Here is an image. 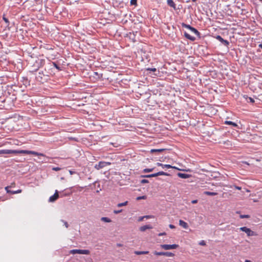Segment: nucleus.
<instances>
[{
    "mask_svg": "<svg viewBox=\"0 0 262 262\" xmlns=\"http://www.w3.org/2000/svg\"><path fill=\"white\" fill-rule=\"evenodd\" d=\"M24 154L28 155H33L35 156H45L42 153H39L35 151L28 150H11V149H2L0 150V154Z\"/></svg>",
    "mask_w": 262,
    "mask_h": 262,
    "instance_id": "1",
    "label": "nucleus"
},
{
    "mask_svg": "<svg viewBox=\"0 0 262 262\" xmlns=\"http://www.w3.org/2000/svg\"><path fill=\"white\" fill-rule=\"evenodd\" d=\"M242 231L245 232L248 236H256L257 234L254 231H252L250 228L246 227H242L239 228Z\"/></svg>",
    "mask_w": 262,
    "mask_h": 262,
    "instance_id": "2",
    "label": "nucleus"
},
{
    "mask_svg": "<svg viewBox=\"0 0 262 262\" xmlns=\"http://www.w3.org/2000/svg\"><path fill=\"white\" fill-rule=\"evenodd\" d=\"M70 253L75 254H89L90 252L88 250L73 249L70 251Z\"/></svg>",
    "mask_w": 262,
    "mask_h": 262,
    "instance_id": "3",
    "label": "nucleus"
},
{
    "mask_svg": "<svg viewBox=\"0 0 262 262\" xmlns=\"http://www.w3.org/2000/svg\"><path fill=\"white\" fill-rule=\"evenodd\" d=\"M111 164V162L100 161L95 165V168L97 170H99L106 166L110 165Z\"/></svg>",
    "mask_w": 262,
    "mask_h": 262,
    "instance_id": "4",
    "label": "nucleus"
},
{
    "mask_svg": "<svg viewBox=\"0 0 262 262\" xmlns=\"http://www.w3.org/2000/svg\"><path fill=\"white\" fill-rule=\"evenodd\" d=\"M161 247L162 249L167 250L170 249H177L179 247V245L177 244H173V245H161Z\"/></svg>",
    "mask_w": 262,
    "mask_h": 262,
    "instance_id": "5",
    "label": "nucleus"
},
{
    "mask_svg": "<svg viewBox=\"0 0 262 262\" xmlns=\"http://www.w3.org/2000/svg\"><path fill=\"white\" fill-rule=\"evenodd\" d=\"M154 253L155 255H159V256L163 255V256H167V257H172V256H174V254H173L172 253L170 252H157V251H155L154 252Z\"/></svg>",
    "mask_w": 262,
    "mask_h": 262,
    "instance_id": "6",
    "label": "nucleus"
},
{
    "mask_svg": "<svg viewBox=\"0 0 262 262\" xmlns=\"http://www.w3.org/2000/svg\"><path fill=\"white\" fill-rule=\"evenodd\" d=\"M59 197L58 192L57 190L55 191V193L50 197L49 202H53L56 201Z\"/></svg>",
    "mask_w": 262,
    "mask_h": 262,
    "instance_id": "7",
    "label": "nucleus"
},
{
    "mask_svg": "<svg viewBox=\"0 0 262 262\" xmlns=\"http://www.w3.org/2000/svg\"><path fill=\"white\" fill-rule=\"evenodd\" d=\"M156 164L158 166H161L163 168H177L176 167L172 166L169 164H163L161 163H157Z\"/></svg>",
    "mask_w": 262,
    "mask_h": 262,
    "instance_id": "8",
    "label": "nucleus"
},
{
    "mask_svg": "<svg viewBox=\"0 0 262 262\" xmlns=\"http://www.w3.org/2000/svg\"><path fill=\"white\" fill-rule=\"evenodd\" d=\"M6 192L8 193H11V194H16V193H21L22 192V190L21 189H18L17 190H16V191H12V190H10L9 189V187H6L5 188Z\"/></svg>",
    "mask_w": 262,
    "mask_h": 262,
    "instance_id": "9",
    "label": "nucleus"
},
{
    "mask_svg": "<svg viewBox=\"0 0 262 262\" xmlns=\"http://www.w3.org/2000/svg\"><path fill=\"white\" fill-rule=\"evenodd\" d=\"M216 39H217L220 42H222L224 45L228 46L229 45V42L227 40L224 39L221 36L217 35L215 37Z\"/></svg>",
    "mask_w": 262,
    "mask_h": 262,
    "instance_id": "10",
    "label": "nucleus"
},
{
    "mask_svg": "<svg viewBox=\"0 0 262 262\" xmlns=\"http://www.w3.org/2000/svg\"><path fill=\"white\" fill-rule=\"evenodd\" d=\"M169 174L164 171H159L158 172L150 174V176L152 177H156L159 176H168Z\"/></svg>",
    "mask_w": 262,
    "mask_h": 262,
    "instance_id": "11",
    "label": "nucleus"
},
{
    "mask_svg": "<svg viewBox=\"0 0 262 262\" xmlns=\"http://www.w3.org/2000/svg\"><path fill=\"white\" fill-rule=\"evenodd\" d=\"M179 225L184 229H187L188 228V224L182 220H179Z\"/></svg>",
    "mask_w": 262,
    "mask_h": 262,
    "instance_id": "12",
    "label": "nucleus"
},
{
    "mask_svg": "<svg viewBox=\"0 0 262 262\" xmlns=\"http://www.w3.org/2000/svg\"><path fill=\"white\" fill-rule=\"evenodd\" d=\"M152 228V226L149 225H146L140 227V230L141 231H145L147 229H150Z\"/></svg>",
    "mask_w": 262,
    "mask_h": 262,
    "instance_id": "13",
    "label": "nucleus"
},
{
    "mask_svg": "<svg viewBox=\"0 0 262 262\" xmlns=\"http://www.w3.org/2000/svg\"><path fill=\"white\" fill-rule=\"evenodd\" d=\"M184 36L186 38H187L191 41H194L195 39V37L190 35L189 34H188V33H187L186 32L184 33Z\"/></svg>",
    "mask_w": 262,
    "mask_h": 262,
    "instance_id": "14",
    "label": "nucleus"
},
{
    "mask_svg": "<svg viewBox=\"0 0 262 262\" xmlns=\"http://www.w3.org/2000/svg\"><path fill=\"white\" fill-rule=\"evenodd\" d=\"M167 3L168 6H169L171 7H172L174 9H176V4L172 0H167Z\"/></svg>",
    "mask_w": 262,
    "mask_h": 262,
    "instance_id": "15",
    "label": "nucleus"
},
{
    "mask_svg": "<svg viewBox=\"0 0 262 262\" xmlns=\"http://www.w3.org/2000/svg\"><path fill=\"white\" fill-rule=\"evenodd\" d=\"M178 176L183 179H187L188 178L190 177V175L187 173H179L178 174Z\"/></svg>",
    "mask_w": 262,
    "mask_h": 262,
    "instance_id": "16",
    "label": "nucleus"
},
{
    "mask_svg": "<svg viewBox=\"0 0 262 262\" xmlns=\"http://www.w3.org/2000/svg\"><path fill=\"white\" fill-rule=\"evenodd\" d=\"M224 123L227 125H232L234 127H237V124L233 122L230 121H225Z\"/></svg>",
    "mask_w": 262,
    "mask_h": 262,
    "instance_id": "17",
    "label": "nucleus"
},
{
    "mask_svg": "<svg viewBox=\"0 0 262 262\" xmlns=\"http://www.w3.org/2000/svg\"><path fill=\"white\" fill-rule=\"evenodd\" d=\"M149 253V251H135V254L136 255H141V254H147Z\"/></svg>",
    "mask_w": 262,
    "mask_h": 262,
    "instance_id": "18",
    "label": "nucleus"
},
{
    "mask_svg": "<svg viewBox=\"0 0 262 262\" xmlns=\"http://www.w3.org/2000/svg\"><path fill=\"white\" fill-rule=\"evenodd\" d=\"M204 193L207 195H212V196L216 195L217 194V193H216V192H210V191H205L204 192Z\"/></svg>",
    "mask_w": 262,
    "mask_h": 262,
    "instance_id": "19",
    "label": "nucleus"
},
{
    "mask_svg": "<svg viewBox=\"0 0 262 262\" xmlns=\"http://www.w3.org/2000/svg\"><path fill=\"white\" fill-rule=\"evenodd\" d=\"M165 150V149H163V148H161V149H152L150 150V152L151 153H153V152H162V151H164Z\"/></svg>",
    "mask_w": 262,
    "mask_h": 262,
    "instance_id": "20",
    "label": "nucleus"
},
{
    "mask_svg": "<svg viewBox=\"0 0 262 262\" xmlns=\"http://www.w3.org/2000/svg\"><path fill=\"white\" fill-rule=\"evenodd\" d=\"M101 220L106 223H110L111 222V220L109 218L106 217H102L101 219Z\"/></svg>",
    "mask_w": 262,
    "mask_h": 262,
    "instance_id": "21",
    "label": "nucleus"
},
{
    "mask_svg": "<svg viewBox=\"0 0 262 262\" xmlns=\"http://www.w3.org/2000/svg\"><path fill=\"white\" fill-rule=\"evenodd\" d=\"M192 32H193L194 33H195V34L196 35H199L200 33L196 29H195L193 27H192L190 28V29Z\"/></svg>",
    "mask_w": 262,
    "mask_h": 262,
    "instance_id": "22",
    "label": "nucleus"
},
{
    "mask_svg": "<svg viewBox=\"0 0 262 262\" xmlns=\"http://www.w3.org/2000/svg\"><path fill=\"white\" fill-rule=\"evenodd\" d=\"M128 204V202L127 201H125V202L124 203H119L117 204V206L118 207H122V206H126Z\"/></svg>",
    "mask_w": 262,
    "mask_h": 262,
    "instance_id": "23",
    "label": "nucleus"
},
{
    "mask_svg": "<svg viewBox=\"0 0 262 262\" xmlns=\"http://www.w3.org/2000/svg\"><path fill=\"white\" fill-rule=\"evenodd\" d=\"M154 168H145L143 170V172H151L153 171L154 170Z\"/></svg>",
    "mask_w": 262,
    "mask_h": 262,
    "instance_id": "24",
    "label": "nucleus"
},
{
    "mask_svg": "<svg viewBox=\"0 0 262 262\" xmlns=\"http://www.w3.org/2000/svg\"><path fill=\"white\" fill-rule=\"evenodd\" d=\"M250 217V215H247V214H245V215H240V218L241 219H248Z\"/></svg>",
    "mask_w": 262,
    "mask_h": 262,
    "instance_id": "25",
    "label": "nucleus"
},
{
    "mask_svg": "<svg viewBox=\"0 0 262 262\" xmlns=\"http://www.w3.org/2000/svg\"><path fill=\"white\" fill-rule=\"evenodd\" d=\"M53 65L54 66V67L57 69L59 71H60L61 70V69L55 63V62H53Z\"/></svg>",
    "mask_w": 262,
    "mask_h": 262,
    "instance_id": "26",
    "label": "nucleus"
},
{
    "mask_svg": "<svg viewBox=\"0 0 262 262\" xmlns=\"http://www.w3.org/2000/svg\"><path fill=\"white\" fill-rule=\"evenodd\" d=\"M137 0H130V3L132 5H137Z\"/></svg>",
    "mask_w": 262,
    "mask_h": 262,
    "instance_id": "27",
    "label": "nucleus"
},
{
    "mask_svg": "<svg viewBox=\"0 0 262 262\" xmlns=\"http://www.w3.org/2000/svg\"><path fill=\"white\" fill-rule=\"evenodd\" d=\"M146 199V196L145 195H143V196H138L137 198V200H141V199L145 200Z\"/></svg>",
    "mask_w": 262,
    "mask_h": 262,
    "instance_id": "28",
    "label": "nucleus"
},
{
    "mask_svg": "<svg viewBox=\"0 0 262 262\" xmlns=\"http://www.w3.org/2000/svg\"><path fill=\"white\" fill-rule=\"evenodd\" d=\"M182 26L185 27V28H188L189 29V30L190 29V28H191V26H190V25H186V24H182Z\"/></svg>",
    "mask_w": 262,
    "mask_h": 262,
    "instance_id": "29",
    "label": "nucleus"
},
{
    "mask_svg": "<svg viewBox=\"0 0 262 262\" xmlns=\"http://www.w3.org/2000/svg\"><path fill=\"white\" fill-rule=\"evenodd\" d=\"M199 245H201V246H205L206 245V242H205V241L202 240V241L200 242Z\"/></svg>",
    "mask_w": 262,
    "mask_h": 262,
    "instance_id": "30",
    "label": "nucleus"
},
{
    "mask_svg": "<svg viewBox=\"0 0 262 262\" xmlns=\"http://www.w3.org/2000/svg\"><path fill=\"white\" fill-rule=\"evenodd\" d=\"M149 182L148 180L146 179H143L141 181V183L144 184V183H148Z\"/></svg>",
    "mask_w": 262,
    "mask_h": 262,
    "instance_id": "31",
    "label": "nucleus"
},
{
    "mask_svg": "<svg viewBox=\"0 0 262 262\" xmlns=\"http://www.w3.org/2000/svg\"><path fill=\"white\" fill-rule=\"evenodd\" d=\"M146 70L152 71V72H156L157 71V69L156 68H147V69H146Z\"/></svg>",
    "mask_w": 262,
    "mask_h": 262,
    "instance_id": "32",
    "label": "nucleus"
},
{
    "mask_svg": "<svg viewBox=\"0 0 262 262\" xmlns=\"http://www.w3.org/2000/svg\"><path fill=\"white\" fill-rule=\"evenodd\" d=\"M248 102H250L251 103H254V100L251 98V97H248V100H247Z\"/></svg>",
    "mask_w": 262,
    "mask_h": 262,
    "instance_id": "33",
    "label": "nucleus"
},
{
    "mask_svg": "<svg viewBox=\"0 0 262 262\" xmlns=\"http://www.w3.org/2000/svg\"><path fill=\"white\" fill-rule=\"evenodd\" d=\"M15 186V183L14 182L12 183L10 185L8 186L7 187H9V189L11 188L14 187Z\"/></svg>",
    "mask_w": 262,
    "mask_h": 262,
    "instance_id": "34",
    "label": "nucleus"
},
{
    "mask_svg": "<svg viewBox=\"0 0 262 262\" xmlns=\"http://www.w3.org/2000/svg\"><path fill=\"white\" fill-rule=\"evenodd\" d=\"M52 169H53V170H55V171H59V170H60L61 169V168H60V167H53V168H52Z\"/></svg>",
    "mask_w": 262,
    "mask_h": 262,
    "instance_id": "35",
    "label": "nucleus"
},
{
    "mask_svg": "<svg viewBox=\"0 0 262 262\" xmlns=\"http://www.w3.org/2000/svg\"><path fill=\"white\" fill-rule=\"evenodd\" d=\"M121 212H122V210L121 209L119 210H114V213L115 214H118V213H120Z\"/></svg>",
    "mask_w": 262,
    "mask_h": 262,
    "instance_id": "36",
    "label": "nucleus"
},
{
    "mask_svg": "<svg viewBox=\"0 0 262 262\" xmlns=\"http://www.w3.org/2000/svg\"><path fill=\"white\" fill-rule=\"evenodd\" d=\"M144 219V216H140V217H139L138 221V222H141V221H142Z\"/></svg>",
    "mask_w": 262,
    "mask_h": 262,
    "instance_id": "37",
    "label": "nucleus"
},
{
    "mask_svg": "<svg viewBox=\"0 0 262 262\" xmlns=\"http://www.w3.org/2000/svg\"><path fill=\"white\" fill-rule=\"evenodd\" d=\"M144 219H149L152 217V216L151 215H145L144 216Z\"/></svg>",
    "mask_w": 262,
    "mask_h": 262,
    "instance_id": "38",
    "label": "nucleus"
},
{
    "mask_svg": "<svg viewBox=\"0 0 262 262\" xmlns=\"http://www.w3.org/2000/svg\"><path fill=\"white\" fill-rule=\"evenodd\" d=\"M94 74L98 76V78H100L102 77V75H99L97 72H94Z\"/></svg>",
    "mask_w": 262,
    "mask_h": 262,
    "instance_id": "39",
    "label": "nucleus"
},
{
    "mask_svg": "<svg viewBox=\"0 0 262 262\" xmlns=\"http://www.w3.org/2000/svg\"><path fill=\"white\" fill-rule=\"evenodd\" d=\"M169 227L171 229H174L176 228L175 226L172 224H170Z\"/></svg>",
    "mask_w": 262,
    "mask_h": 262,
    "instance_id": "40",
    "label": "nucleus"
},
{
    "mask_svg": "<svg viewBox=\"0 0 262 262\" xmlns=\"http://www.w3.org/2000/svg\"><path fill=\"white\" fill-rule=\"evenodd\" d=\"M234 187L237 189V190H241L242 188L241 187H239V186H234Z\"/></svg>",
    "mask_w": 262,
    "mask_h": 262,
    "instance_id": "41",
    "label": "nucleus"
},
{
    "mask_svg": "<svg viewBox=\"0 0 262 262\" xmlns=\"http://www.w3.org/2000/svg\"><path fill=\"white\" fill-rule=\"evenodd\" d=\"M142 177H144V178H151V176H150V174L143 176Z\"/></svg>",
    "mask_w": 262,
    "mask_h": 262,
    "instance_id": "42",
    "label": "nucleus"
},
{
    "mask_svg": "<svg viewBox=\"0 0 262 262\" xmlns=\"http://www.w3.org/2000/svg\"><path fill=\"white\" fill-rule=\"evenodd\" d=\"M197 202H198V200H192V202H191V203L192 204H196Z\"/></svg>",
    "mask_w": 262,
    "mask_h": 262,
    "instance_id": "43",
    "label": "nucleus"
},
{
    "mask_svg": "<svg viewBox=\"0 0 262 262\" xmlns=\"http://www.w3.org/2000/svg\"><path fill=\"white\" fill-rule=\"evenodd\" d=\"M64 225H65L66 228H68L69 225H68V223L67 222H64Z\"/></svg>",
    "mask_w": 262,
    "mask_h": 262,
    "instance_id": "44",
    "label": "nucleus"
},
{
    "mask_svg": "<svg viewBox=\"0 0 262 262\" xmlns=\"http://www.w3.org/2000/svg\"><path fill=\"white\" fill-rule=\"evenodd\" d=\"M165 234H166V233L165 232L160 233L159 234V236H162V235H165Z\"/></svg>",
    "mask_w": 262,
    "mask_h": 262,
    "instance_id": "45",
    "label": "nucleus"
},
{
    "mask_svg": "<svg viewBox=\"0 0 262 262\" xmlns=\"http://www.w3.org/2000/svg\"><path fill=\"white\" fill-rule=\"evenodd\" d=\"M3 19L5 22H6V23L8 22V19L7 18L4 17Z\"/></svg>",
    "mask_w": 262,
    "mask_h": 262,
    "instance_id": "46",
    "label": "nucleus"
},
{
    "mask_svg": "<svg viewBox=\"0 0 262 262\" xmlns=\"http://www.w3.org/2000/svg\"><path fill=\"white\" fill-rule=\"evenodd\" d=\"M258 47L262 49V44H259Z\"/></svg>",
    "mask_w": 262,
    "mask_h": 262,
    "instance_id": "47",
    "label": "nucleus"
},
{
    "mask_svg": "<svg viewBox=\"0 0 262 262\" xmlns=\"http://www.w3.org/2000/svg\"><path fill=\"white\" fill-rule=\"evenodd\" d=\"M245 262H252L251 261H250V260H247L246 259Z\"/></svg>",
    "mask_w": 262,
    "mask_h": 262,
    "instance_id": "48",
    "label": "nucleus"
},
{
    "mask_svg": "<svg viewBox=\"0 0 262 262\" xmlns=\"http://www.w3.org/2000/svg\"><path fill=\"white\" fill-rule=\"evenodd\" d=\"M197 0H192L193 2H196Z\"/></svg>",
    "mask_w": 262,
    "mask_h": 262,
    "instance_id": "49",
    "label": "nucleus"
},
{
    "mask_svg": "<svg viewBox=\"0 0 262 262\" xmlns=\"http://www.w3.org/2000/svg\"><path fill=\"white\" fill-rule=\"evenodd\" d=\"M118 246H121V245L120 244H118Z\"/></svg>",
    "mask_w": 262,
    "mask_h": 262,
    "instance_id": "50",
    "label": "nucleus"
},
{
    "mask_svg": "<svg viewBox=\"0 0 262 262\" xmlns=\"http://www.w3.org/2000/svg\"><path fill=\"white\" fill-rule=\"evenodd\" d=\"M38 74L39 75H41V74L40 72H39Z\"/></svg>",
    "mask_w": 262,
    "mask_h": 262,
    "instance_id": "51",
    "label": "nucleus"
},
{
    "mask_svg": "<svg viewBox=\"0 0 262 262\" xmlns=\"http://www.w3.org/2000/svg\"><path fill=\"white\" fill-rule=\"evenodd\" d=\"M39 76H38V77H36V78H37V79H38V77H39Z\"/></svg>",
    "mask_w": 262,
    "mask_h": 262,
    "instance_id": "52",
    "label": "nucleus"
}]
</instances>
